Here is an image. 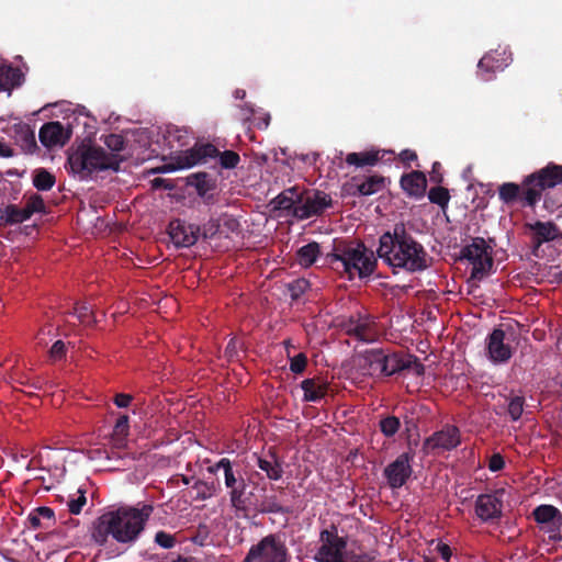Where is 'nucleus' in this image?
<instances>
[{
    "label": "nucleus",
    "mask_w": 562,
    "mask_h": 562,
    "mask_svg": "<svg viewBox=\"0 0 562 562\" xmlns=\"http://www.w3.org/2000/svg\"><path fill=\"white\" fill-rule=\"evenodd\" d=\"M24 80V75L19 67L11 65L0 66V91H10L20 87Z\"/></svg>",
    "instance_id": "28"
},
{
    "label": "nucleus",
    "mask_w": 562,
    "mask_h": 562,
    "mask_svg": "<svg viewBox=\"0 0 562 562\" xmlns=\"http://www.w3.org/2000/svg\"><path fill=\"white\" fill-rule=\"evenodd\" d=\"M405 370H411L415 375L422 376L425 374V366L419 361V359L416 356L407 355Z\"/></svg>",
    "instance_id": "51"
},
{
    "label": "nucleus",
    "mask_w": 562,
    "mask_h": 562,
    "mask_svg": "<svg viewBox=\"0 0 562 562\" xmlns=\"http://www.w3.org/2000/svg\"><path fill=\"white\" fill-rule=\"evenodd\" d=\"M386 155H394L393 150H368L362 153H349L346 156V162L349 166L366 167L374 166Z\"/></svg>",
    "instance_id": "24"
},
{
    "label": "nucleus",
    "mask_w": 562,
    "mask_h": 562,
    "mask_svg": "<svg viewBox=\"0 0 562 562\" xmlns=\"http://www.w3.org/2000/svg\"><path fill=\"white\" fill-rule=\"evenodd\" d=\"M67 165L72 173L86 179L94 171L112 169L117 171L120 161L113 154H108L102 147L82 142L70 151Z\"/></svg>",
    "instance_id": "5"
},
{
    "label": "nucleus",
    "mask_w": 562,
    "mask_h": 562,
    "mask_svg": "<svg viewBox=\"0 0 562 562\" xmlns=\"http://www.w3.org/2000/svg\"><path fill=\"white\" fill-rule=\"evenodd\" d=\"M24 209L32 216L34 213H40L45 210V203L40 194H32L27 200Z\"/></svg>",
    "instance_id": "48"
},
{
    "label": "nucleus",
    "mask_w": 562,
    "mask_h": 562,
    "mask_svg": "<svg viewBox=\"0 0 562 562\" xmlns=\"http://www.w3.org/2000/svg\"><path fill=\"white\" fill-rule=\"evenodd\" d=\"M301 389L304 402L317 403L326 396L328 384L319 378H308L301 382Z\"/></svg>",
    "instance_id": "25"
},
{
    "label": "nucleus",
    "mask_w": 562,
    "mask_h": 562,
    "mask_svg": "<svg viewBox=\"0 0 562 562\" xmlns=\"http://www.w3.org/2000/svg\"><path fill=\"white\" fill-rule=\"evenodd\" d=\"M535 520L540 525V529L549 535L552 541L562 539L560 529L562 527V513L553 505H539L533 512Z\"/></svg>",
    "instance_id": "13"
},
{
    "label": "nucleus",
    "mask_w": 562,
    "mask_h": 562,
    "mask_svg": "<svg viewBox=\"0 0 562 562\" xmlns=\"http://www.w3.org/2000/svg\"><path fill=\"white\" fill-rule=\"evenodd\" d=\"M221 233V221L220 218H211L207 223L203 225L200 234L204 239H211L217 234Z\"/></svg>",
    "instance_id": "47"
},
{
    "label": "nucleus",
    "mask_w": 562,
    "mask_h": 562,
    "mask_svg": "<svg viewBox=\"0 0 562 562\" xmlns=\"http://www.w3.org/2000/svg\"><path fill=\"white\" fill-rule=\"evenodd\" d=\"M307 366V357L304 352L290 358V370L294 374H301L305 371Z\"/></svg>",
    "instance_id": "49"
},
{
    "label": "nucleus",
    "mask_w": 562,
    "mask_h": 562,
    "mask_svg": "<svg viewBox=\"0 0 562 562\" xmlns=\"http://www.w3.org/2000/svg\"><path fill=\"white\" fill-rule=\"evenodd\" d=\"M495 241L490 238L486 241L483 237H474L465 245L460 252L461 259H467L472 265L471 278L481 280L493 267V247Z\"/></svg>",
    "instance_id": "8"
},
{
    "label": "nucleus",
    "mask_w": 562,
    "mask_h": 562,
    "mask_svg": "<svg viewBox=\"0 0 562 562\" xmlns=\"http://www.w3.org/2000/svg\"><path fill=\"white\" fill-rule=\"evenodd\" d=\"M437 553L441 557L445 562H449L452 555L451 548L441 541H439L435 548Z\"/></svg>",
    "instance_id": "58"
},
{
    "label": "nucleus",
    "mask_w": 562,
    "mask_h": 562,
    "mask_svg": "<svg viewBox=\"0 0 562 562\" xmlns=\"http://www.w3.org/2000/svg\"><path fill=\"white\" fill-rule=\"evenodd\" d=\"M164 182H165V179L156 178V179H154L153 184H154V187L158 188V187H161V184Z\"/></svg>",
    "instance_id": "64"
},
{
    "label": "nucleus",
    "mask_w": 562,
    "mask_h": 562,
    "mask_svg": "<svg viewBox=\"0 0 562 562\" xmlns=\"http://www.w3.org/2000/svg\"><path fill=\"white\" fill-rule=\"evenodd\" d=\"M78 492L80 495L77 498L69 501L68 503L69 512L72 515H79L82 510V507L87 503L85 491L79 490Z\"/></svg>",
    "instance_id": "52"
},
{
    "label": "nucleus",
    "mask_w": 562,
    "mask_h": 562,
    "mask_svg": "<svg viewBox=\"0 0 562 562\" xmlns=\"http://www.w3.org/2000/svg\"><path fill=\"white\" fill-rule=\"evenodd\" d=\"M486 349L493 362L502 363L512 358V348L505 342V331L495 328L486 338Z\"/></svg>",
    "instance_id": "19"
},
{
    "label": "nucleus",
    "mask_w": 562,
    "mask_h": 562,
    "mask_svg": "<svg viewBox=\"0 0 562 562\" xmlns=\"http://www.w3.org/2000/svg\"><path fill=\"white\" fill-rule=\"evenodd\" d=\"M347 335L363 342H372L379 336V329L374 317L369 314L351 315L344 324Z\"/></svg>",
    "instance_id": "12"
},
{
    "label": "nucleus",
    "mask_w": 562,
    "mask_h": 562,
    "mask_svg": "<svg viewBox=\"0 0 562 562\" xmlns=\"http://www.w3.org/2000/svg\"><path fill=\"white\" fill-rule=\"evenodd\" d=\"M326 262L334 269L348 274L352 280L356 276L360 279L372 276L378 266L374 252L362 241L334 240L333 249L326 255Z\"/></svg>",
    "instance_id": "4"
},
{
    "label": "nucleus",
    "mask_w": 562,
    "mask_h": 562,
    "mask_svg": "<svg viewBox=\"0 0 562 562\" xmlns=\"http://www.w3.org/2000/svg\"><path fill=\"white\" fill-rule=\"evenodd\" d=\"M30 217L31 215L24 207L20 209L14 204L5 206L0 213V221L7 225H15L29 220Z\"/></svg>",
    "instance_id": "35"
},
{
    "label": "nucleus",
    "mask_w": 562,
    "mask_h": 562,
    "mask_svg": "<svg viewBox=\"0 0 562 562\" xmlns=\"http://www.w3.org/2000/svg\"><path fill=\"white\" fill-rule=\"evenodd\" d=\"M188 184L194 187L196 193L205 200L206 203H211L213 199L212 194H207L210 190L214 188L212 179L205 172H199L191 175L188 178Z\"/></svg>",
    "instance_id": "32"
},
{
    "label": "nucleus",
    "mask_w": 562,
    "mask_h": 562,
    "mask_svg": "<svg viewBox=\"0 0 562 562\" xmlns=\"http://www.w3.org/2000/svg\"><path fill=\"white\" fill-rule=\"evenodd\" d=\"M400 186L407 196L420 199L426 193L427 179L423 171L413 170L401 177Z\"/></svg>",
    "instance_id": "22"
},
{
    "label": "nucleus",
    "mask_w": 562,
    "mask_h": 562,
    "mask_svg": "<svg viewBox=\"0 0 562 562\" xmlns=\"http://www.w3.org/2000/svg\"><path fill=\"white\" fill-rule=\"evenodd\" d=\"M55 518V513L52 508L46 506H41L34 509L27 517L31 528L40 529L43 527L42 519H47L53 521Z\"/></svg>",
    "instance_id": "37"
},
{
    "label": "nucleus",
    "mask_w": 562,
    "mask_h": 562,
    "mask_svg": "<svg viewBox=\"0 0 562 562\" xmlns=\"http://www.w3.org/2000/svg\"><path fill=\"white\" fill-rule=\"evenodd\" d=\"M221 221V226L225 227L228 232H237L239 229V222L234 218L233 216H228V215H223L222 218H220Z\"/></svg>",
    "instance_id": "56"
},
{
    "label": "nucleus",
    "mask_w": 562,
    "mask_h": 562,
    "mask_svg": "<svg viewBox=\"0 0 562 562\" xmlns=\"http://www.w3.org/2000/svg\"><path fill=\"white\" fill-rule=\"evenodd\" d=\"M220 463H221V460H220L218 462H216L214 465L209 467V468H207V471H209L210 473H216V472H217V471H220V470H222V471H223V468H222V467H218V465H220Z\"/></svg>",
    "instance_id": "63"
},
{
    "label": "nucleus",
    "mask_w": 562,
    "mask_h": 562,
    "mask_svg": "<svg viewBox=\"0 0 562 562\" xmlns=\"http://www.w3.org/2000/svg\"><path fill=\"white\" fill-rule=\"evenodd\" d=\"M406 356L397 352H386L382 349V376H391L405 370Z\"/></svg>",
    "instance_id": "29"
},
{
    "label": "nucleus",
    "mask_w": 562,
    "mask_h": 562,
    "mask_svg": "<svg viewBox=\"0 0 562 562\" xmlns=\"http://www.w3.org/2000/svg\"><path fill=\"white\" fill-rule=\"evenodd\" d=\"M333 205L329 194L319 190H302L300 205L293 209V216L299 220H306L319 216L325 209Z\"/></svg>",
    "instance_id": "11"
},
{
    "label": "nucleus",
    "mask_w": 562,
    "mask_h": 562,
    "mask_svg": "<svg viewBox=\"0 0 562 562\" xmlns=\"http://www.w3.org/2000/svg\"><path fill=\"white\" fill-rule=\"evenodd\" d=\"M322 546L319 547L315 560L318 562H342L347 548V539L338 535L335 525L322 530L319 535Z\"/></svg>",
    "instance_id": "10"
},
{
    "label": "nucleus",
    "mask_w": 562,
    "mask_h": 562,
    "mask_svg": "<svg viewBox=\"0 0 562 562\" xmlns=\"http://www.w3.org/2000/svg\"><path fill=\"white\" fill-rule=\"evenodd\" d=\"M252 504L251 513L289 515L293 512L291 507L281 505L276 495L266 496L261 501L255 497Z\"/></svg>",
    "instance_id": "26"
},
{
    "label": "nucleus",
    "mask_w": 562,
    "mask_h": 562,
    "mask_svg": "<svg viewBox=\"0 0 562 562\" xmlns=\"http://www.w3.org/2000/svg\"><path fill=\"white\" fill-rule=\"evenodd\" d=\"M561 183L562 165L550 162L524 177L520 183H502L498 187V199L508 206L518 203L522 207L535 209L540 202L543 191Z\"/></svg>",
    "instance_id": "3"
},
{
    "label": "nucleus",
    "mask_w": 562,
    "mask_h": 562,
    "mask_svg": "<svg viewBox=\"0 0 562 562\" xmlns=\"http://www.w3.org/2000/svg\"><path fill=\"white\" fill-rule=\"evenodd\" d=\"M14 138L25 153H33L37 148L34 131L27 124L14 125Z\"/></svg>",
    "instance_id": "30"
},
{
    "label": "nucleus",
    "mask_w": 562,
    "mask_h": 562,
    "mask_svg": "<svg viewBox=\"0 0 562 562\" xmlns=\"http://www.w3.org/2000/svg\"><path fill=\"white\" fill-rule=\"evenodd\" d=\"M192 488L195 491V499L205 501L217 494L218 486L214 482L198 480Z\"/></svg>",
    "instance_id": "40"
},
{
    "label": "nucleus",
    "mask_w": 562,
    "mask_h": 562,
    "mask_svg": "<svg viewBox=\"0 0 562 562\" xmlns=\"http://www.w3.org/2000/svg\"><path fill=\"white\" fill-rule=\"evenodd\" d=\"M321 254V247L318 243L312 241L302 246L297 252V261L303 267H311Z\"/></svg>",
    "instance_id": "36"
},
{
    "label": "nucleus",
    "mask_w": 562,
    "mask_h": 562,
    "mask_svg": "<svg viewBox=\"0 0 562 562\" xmlns=\"http://www.w3.org/2000/svg\"><path fill=\"white\" fill-rule=\"evenodd\" d=\"M526 229L531 233L532 254L544 243H551L562 239V232L559 226L551 222L536 221L535 223H526Z\"/></svg>",
    "instance_id": "17"
},
{
    "label": "nucleus",
    "mask_w": 562,
    "mask_h": 562,
    "mask_svg": "<svg viewBox=\"0 0 562 562\" xmlns=\"http://www.w3.org/2000/svg\"><path fill=\"white\" fill-rule=\"evenodd\" d=\"M220 157V164L225 169L236 168L240 161L239 155L234 150H224L221 153L212 144L195 145L191 149L180 151L176 157V168H191L196 164L205 161L207 158Z\"/></svg>",
    "instance_id": "7"
},
{
    "label": "nucleus",
    "mask_w": 562,
    "mask_h": 562,
    "mask_svg": "<svg viewBox=\"0 0 562 562\" xmlns=\"http://www.w3.org/2000/svg\"><path fill=\"white\" fill-rule=\"evenodd\" d=\"M154 509L153 503L138 502L108 510L93 521L91 539L99 547H105L110 537L119 544L132 547L145 531Z\"/></svg>",
    "instance_id": "1"
},
{
    "label": "nucleus",
    "mask_w": 562,
    "mask_h": 562,
    "mask_svg": "<svg viewBox=\"0 0 562 562\" xmlns=\"http://www.w3.org/2000/svg\"><path fill=\"white\" fill-rule=\"evenodd\" d=\"M382 349L366 350L357 358V367L362 375L382 376Z\"/></svg>",
    "instance_id": "21"
},
{
    "label": "nucleus",
    "mask_w": 562,
    "mask_h": 562,
    "mask_svg": "<svg viewBox=\"0 0 562 562\" xmlns=\"http://www.w3.org/2000/svg\"><path fill=\"white\" fill-rule=\"evenodd\" d=\"M154 543L161 549H172L178 543L177 533L158 530L154 536Z\"/></svg>",
    "instance_id": "45"
},
{
    "label": "nucleus",
    "mask_w": 562,
    "mask_h": 562,
    "mask_svg": "<svg viewBox=\"0 0 562 562\" xmlns=\"http://www.w3.org/2000/svg\"><path fill=\"white\" fill-rule=\"evenodd\" d=\"M72 314L76 315L82 324H91L94 322L93 312L87 303L77 302L74 306Z\"/></svg>",
    "instance_id": "46"
},
{
    "label": "nucleus",
    "mask_w": 562,
    "mask_h": 562,
    "mask_svg": "<svg viewBox=\"0 0 562 562\" xmlns=\"http://www.w3.org/2000/svg\"><path fill=\"white\" fill-rule=\"evenodd\" d=\"M504 490L490 494H481L475 501V514L484 522L494 521L502 517Z\"/></svg>",
    "instance_id": "15"
},
{
    "label": "nucleus",
    "mask_w": 562,
    "mask_h": 562,
    "mask_svg": "<svg viewBox=\"0 0 562 562\" xmlns=\"http://www.w3.org/2000/svg\"><path fill=\"white\" fill-rule=\"evenodd\" d=\"M460 431L458 427L447 425L442 429L426 438L424 446L430 450L450 451L460 445Z\"/></svg>",
    "instance_id": "18"
},
{
    "label": "nucleus",
    "mask_w": 562,
    "mask_h": 562,
    "mask_svg": "<svg viewBox=\"0 0 562 562\" xmlns=\"http://www.w3.org/2000/svg\"><path fill=\"white\" fill-rule=\"evenodd\" d=\"M256 464L269 480L278 481L283 475V461L272 448L266 454L257 457Z\"/></svg>",
    "instance_id": "23"
},
{
    "label": "nucleus",
    "mask_w": 562,
    "mask_h": 562,
    "mask_svg": "<svg viewBox=\"0 0 562 562\" xmlns=\"http://www.w3.org/2000/svg\"><path fill=\"white\" fill-rule=\"evenodd\" d=\"M56 182L55 176L47 171L46 169H37L33 177V186L38 191H48L50 190Z\"/></svg>",
    "instance_id": "39"
},
{
    "label": "nucleus",
    "mask_w": 562,
    "mask_h": 562,
    "mask_svg": "<svg viewBox=\"0 0 562 562\" xmlns=\"http://www.w3.org/2000/svg\"><path fill=\"white\" fill-rule=\"evenodd\" d=\"M66 356V345L63 340H57L49 349V357L53 360H61Z\"/></svg>",
    "instance_id": "53"
},
{
    "label": "nucleus",
    "mask_w": 562,
    "mask_h": 562,
    "mask_svg": "<svg viewBox=\"0 0 562 562\" xmlns=\"http://www.w3.org/2000/svg\"><path fill=\"white\" fill-rule=\"evenodd\" d=\"M385 186V178L383 176L373 175L364 179L363 182L357 184L351 192L352 195L369 196L380 192Z\"/></svg>",
    "instance_id": "31"
},
{
    "label": "nucleus",
    "mask_w": 562,
    "mask_h": 562,
    "mask_svg": "<svg viewBox=\"0 0 562 562\" xmlns=\"http://www.w3.org/2000/svg\"><path fill=\"white\" fill-rule=\"evenodd\" d=\"M477 74L484 81H490L497 69L502 68V64L493 54H485L477 64Z\"/></svg>",
    "instance_id": "34"
},
{
    "label": "nucleus",
    "mask_w": 562,
    "mask_h": 562,
    "mask_svg": "<svg viewBox=\"0 0 562 562\" xmlns=\"http://www.w3.org/2000/svg\"><path fill=\"white\" fill-rule=\"evenodd\" d=\"M379 428L386 438H392L400 430L401 420L394 415L383 416L379 422Z\"/></svg>",
    "instance_id": "41"
},
{
    "label": "nucleus",
    "mask_w": 562,
    "mask_h": 562,
    "mask_svg": "<svg viewBox=\"0 0 562 562\" xmlns=\"http://www.w3.org/2000/svg\"><path fill=\"white\" fill-rule=\"evenodd\" d=\"M288 548L281 536L270 533L251 546L244 562H288Z\"/></svg>",
    "instance_id": "9"
},
{
    "label": "nucleus",
    "mask_w": 562,
    "mask_h": 562,
    "mask_svg": "<svg viewBox=\"0 0 562 562\" xmlns=\"http://www.w3.org/2000/svg\"><path fill=\"white\" fill-rule=\"evenodd\" d=\"M104 145L112 151L119 153L125 148V140L119 134H109L104 137Z\"/></svg>",
    "instance_id": "50"
},
{
    "label": "nucleus",
    "mask_w": 562,
    "mask_h": 562,
    "mask_svg": "<svg viewBox=\"0 0 562 562\" xmlns=\"http://www.w3.org/2000/svg\"><path fill=\"white\" fill-rule=\"evenodd\" d=\"M133 401V396L126 393H119L114 396L113 402L120 408H125L130 406Z\"/></svg>",
    "instance_id": "59"
},
{
    "label": "nucleus",
    "mask_w": 562,
    "mask_h": 562,
    "mask_svg": "<svg viewBox=\"0 0 562 562\" xmlns=\"http://www.w3.org/2000/svg\"><path fill=\"white\" fill-rule=\"evenodd\" d=\"M301 192L299 187L285 189L273 199L274 209L286 211L293 215V209L300 205Z\"/></svg>",
    "instance_id": "27"
},
{
    "label": "nucleus",
    "mask_w": 562,
    "mask_h": 562,
    "mask_svg": "<svg viewBox=\"0 0 562 562\" xmlns=\"http://www.w3.org/2000/svg\"><path fill=\"white\" fill-rule=\"evenodd\" d=\"M189 138V131L184 127H178L176 125L168 126L165 133V139L170 148H181L187 146Z\"/></svg>",
    "instance_id": "33"
},
{
    "label": "nucleus",
    "mask_w": 562,
    "mask_h": 562,
    "mask_svg": "<svg viewBox=\"0 0 562 562\" xmlns=\"http://www.w3.org/2000/svg\"><path fill=\"white\" fill-rule=\"evenodd\" d=\"M441 165L438 161L432 164V170L430 173V180L437 184H440L443 181V176L440 172Z\"/></svg>",
    "instance_id": "60"
},
{
    "label": "nucleus",
    "mask_w": 562,
    "mask_h": 562,
    "mask_svg": "<svg viewBox=\"0 0 562 562\" xmlns=\"http://www.w3.org/2000/svg\"><path fill=\"white\" fill-rule=\"evenodd\" d=\"M13 149L4 144L3 142H0V156L1 157H5V158H9V157H12L13 156Z\"/></svg>",
    "instance_id": "62"
},
{
    "label": "nucleus",
    "mask_w": 562,
    "mask_h": 562,
    "mask_svg": "<svg viewBox=\"0 0 562 562\" xmlns=\"http://www.w3.org/2000/svg\"><path fill=\"white\" fill-rule=\"evenodd\" d=\"M525 407V397L522 395H510L508 397L507 412L512 420H518Z\"/></svg>",
    "instance_id": "42"
},
{
    "label": "nucleus",
    "mask_w": 562,
    "mask_h": 562,
    "mask_svg": "<svg viewBox=\"0 0 562 562\" xmlns=\"http://www.w3.org/2000/svg\"><path fill=\"white\" fill-rule=\"evenodd\" d=\"M130 431V418L127 415H121L114 425L112 438L115 446L121 447Z\"/></svg>",
    "instance_id": "38"
},
{
    "label": "nucleus",
    "mask_w": 562,
    "mask_h": 562,
    "mask_svg": "<svg viewBox=\"0 0 562 562\" xmlns=\"http://www.w3.org/2000/svg\"><path fill=\"white\" fill-rule=\"evenodd\" d=\"M505 467V460L501 453H494L488 460V469L492 472H498Z\"/></svg>",
    "instance_id": "54"
},
{
    "label": "nucleus",
    "mask_w": 562,
    "mask_h": 562,
    "mask_svg": "<svg viewBox=\"0 0 562 562\" xmlns=\"http://www.w3.org/2000/svg\"><path fill=\"white\" fill-rule=\"evenodd\" d=\"M376 255L387 266L411 273L428 269L432 260L403 223L395 224L393 232H385L380 236Z\"/></svg>",
    "instance_id": "2"
},
{
    "label": "nucleus",
    "mask_w": 562,
    "mask_h": 562,
    "mask_svg": "<svg viewBox=\"0 0 562 562\" xmlns=\"http://www.w3.org/2000/svg\"><path fill=\"white\" fill-rule=\"evenodd\" d=\"M373 560H374V557L371 555L370 553H361V554L355 555L349 561H346L344 559L342 562H372Z\"/></svg>",
    "instance_id": "61"
},
{
    "label": "nucleus",
    "mask_w": 562,
    "mask_h": 562,
    "mask_svg": "<svg viewBox=\"0 0 562 562\" xmlns=\"http://www.w3.org/2000/svg\"><path fill=\"white\" fill-rule=\"evenodd\" d=\"M398 159L406 166L411 167V162L417 160V154L412 149H403L398 154Z\"/></svg>",
    "instance_id": "57"
},
{
    "label": "nucleus",
    "mask_w": 562,
    "mask_h": 562,
    "mask_svg": "<svg viewBox=\"0 0 562 562\" xmlns=\"http://www.w3.org/2000/svg\"><path fill=\"white\" fill-rule=\"evenodd\" d=\"M70 136V131L66 130L58 121L45 123L38 133L41 143L47 148L65 145Z\"/></svg>",
    "instance_id": "20"
},
{
    "label": "nucleus",
    "mask_w": 562,
    "mask_h": 562,
    "mask_svg": "<svg viewBox=\"0 0 562 562\" xmlns=\"http://www.w3.org/2000/svg\"><path fill=\"white\" fill-rule=\"evenodd\" d=\"M412 460L413 456L409 452H403L385 467L383 475L392 490H398L406 484L413 473Z\"/></svg>",
    "instance_id": "14"
},
{
    "label": "nucleus",
    "mask_w": 562,
    "mask_h": 562,
    "mask_svg": "<svg viewBox=\"0 0 562 562\" xmlns=\"http://www.w3.org/2000/svg\"><path fill=\"white\" fill-rule=\"evenodd\" d=\"M200 232L199 225L187 224L179 218L172 220L168 225V234L176 248L193 246L199 239Z\"/></svg>",
    "instance_id": "16"
},
{
    "label": "nucleus",
    "mask_w": 562,
    "mask_h": 562,
    "mask_svg": "<svg viewBox=\"0 0 562 562\" xmlns=\"http://www.w3.org/2000/svg\"><path fill=\"white\" fill-rule=\"evenodd\" d=\"M428 199L431 203L439 205L440 207L445 209L447 207L449 200H450V193L449 190L437 186L429 190L428 192Z\"/></svg>",
    "instance_id": "44"
},
{
    "label": "nucleus",
    "mask_w": 562,
    "mask_h": 562,
    "mask_svg": "<svg viewBox=\"0 0 562 562\" xmlns=\"http://www.w3.org/2000/svg\"><path fill=\"white\" fill-rule=\"evenodd\" d=\"M308 280L304 278L295 279L286 284L288 292L292 301H297L308 289Z\"/></svg>",
    "instance_id": "43"
},
{
    "label": "nucleus",
    "mask_w": 562,
    "mask_h": 562,
    "mask_svg": "<svg viewBox=\"0 0 562 562\" xmlns=\"http://www.w3.org/2000/svg\"><path fill=\"white\" fill-rule=\"evenodd\" d=\"M241 347V342L237 338H232L226 348H225V355L226 357L232 360L233 358L237 357L238 349Z\"/></svg>",
    "instance_id": "55"
},
{
    "label": "nucleus",
    "mask_w": 562,
    "mask_h": 562,
    "mask_svg": "<svg viewBox=\"0 0 562 562\" xmlns=\"http://www.w3.org/2000/svg\"><path fill=\"white\" fill-rule=\"evenodd\" d=\"M218 467L223 468L224 485L227 490L229 504L236 513L248 516L251 513L255 494L248 490V483L228 458H222Z\"/></svg>",
    "instance_id": "6"
}]
</instances>
